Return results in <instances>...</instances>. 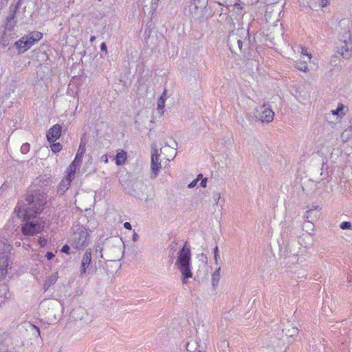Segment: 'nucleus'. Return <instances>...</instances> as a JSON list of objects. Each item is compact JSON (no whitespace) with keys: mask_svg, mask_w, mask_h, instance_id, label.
Returning <instances> with one entry per match:
<instances>
[{"mask_svg":"<svg viewBox=\"0 0 352 352\" xmlns=\"http://www.w3.org/2000/svg\"><path fill=\"white\" fill-rule=\"evenodd\" d=\"M45 203V194L35 192L33 195H27L25 201H21L15 208L17 217L25 221L21 227L23 235L32 236L43 230L45 221L37 216Z\"/></svg>","mask_w":352,"mask_h":352,"instance_id":"obj_1","label":"nucleus"},{"mask_svg":"<svg viewBox=\"0 0 352 352\" xmlns=\"http://www.w3.org/2000/svg\"><path fill=\"white\" fill-rule=\"evenodd\" d=\"M124 244L122 239L111 237L106 239L101 243L96 245V253H98L100 258H107L108 261H115L119 260L124 254Z\"/></svg>","mask_w":352,"mask_h":352,"instance_id":"obj_2","label":"nucleus"},{"mask_svg":"<svg viewBox=\"0 0 352 352\" xmlns=\"http://www.w3.org/2000/svg\"><path fill=\"white\" fill-rule=\"evenodd\" d=\"M175 267L181 273V280L186 285L189 278L192 277V266L191 263V251L190 247L186 243L178 251L175 257Z\"/></svg>","mask_w":352,"mask_h":352,"instance_id":"obj_3","label":"nucleus"},{"mask_svg":"<svg viewBox=\"0 0 352 352\" xmlns=\"http://www.w3.org/2000/svg\"><path fill=\"white\" fill-rule=\"evenodd\" d=\"M228 45L231 50L238 48L239 52H244L249 45L248 32L245 29H236L230 32L228 36Z\"/></svg>","mask_w":352,"mask_h":352,"instance_id":"obj_4","label":"nucleus"},{"mask_svg":"<svg viewBox=\"0 0 352 352\" xmlns=\"http://www.w3.org/2000/svg\"><path fill=\"white\" fill-rule=\"evenodd\" d=\"M88 241L89 234L87 230L82 226H76L69 239L71 246L81 250L88 245Z\"/></svg>","mask_w":352,"mask_h":352,"instance_id":"obj_5","label":"nucleus"},{"mask_svg":"<svg viewBox=\"0 0 352 352\" xmlns=\"http://www.w3.org/2000/svg\"><path fill=\"white\" fill-rule=\"evenodd\" d=\"M336 51L344 58H349L352 53V38L349 31L340 36L336 43Z\"/></svg>","mask_w":352,"mask_h":352,"instance_id":"obj_6","label":"nucleus"},{"mask_svg":"<svg viewBox=\"0 0 352 352\" xmlns=\"http://www.w3.org/2000/svg\"><path fill=\"white\" fill-rule=\"evenodd\" d=\"M16 21L14 20V14H12L6 19V24L3 28V30L1 33L0 36V44L3 47H7L11 41L14 38V35L12 34V30L15 25Z\"/></svg>","mask_w":352,"mask_h":352,"instance_id":"obj_7","label":"nucleus"},{"mask_svg":"<svg viewBox=\"0 0 352 352\" xmlns=\"http://www.w3.org/2000/svg\"><path fill=\"white\" fill-rule=\"evenodd\" d=\"M10 250V245L4 238L0 239V276H4L8 272L9 261L7 253Z\"/></svg>","mask_w":352,"mask_h":352,"instance_id":"obj_8","label":"nucleus"},{"mask_svg":"<svg viewBox=\"0 0 352 352\" xmlns=\"http://www.w3.org/2000/svg\"><path fill=\"white\" fill-rule=\"evenodd\" d=\"M255 118L263 123H270L273 121L274 113L267 105L256 107L254 110Z\"/></svg>","mask_w":352,"mask_h":352,"instance_id":"obj_9","label":"nucleus"},{"mask_svg":"<svg viewBox=\"0 0 352 352\" xmlns=\"http://www.w3.org/2000/svg\"><path fill=\"white\" fill-rule=\"evenodd\" d=\"M160 155L158 153L157 149H153L151 153V178L155 179L161 170L162 168V160L160 159Z\"/></svg>","mask_w":352,"mask_h":352,"instance_id":"obj_10","label":"nucleus"},{"mask_svg":"<svg viewBox=\"0 0 352 352\" xmlns=\"http://www.w3.org/2000/svg\"><path fill=\"white\" fill-rule=\"evenodd\" d=\"M321 210V207L317 204H313L306 211L304 218L308 223L316 220L319 217V212Z\"/></svg>","mask_w":352,"mask_h":352,"instance_id":"obj_11","label":"nucleus"},{"mask_svg":"<svg viewBox=\"0 0 352 352\" xmlns=\"http://www.w3.org/2000/svg\"><path fill=\"white\" fill-rule=\"evenodd\" d=\"M61 126L60 124H54L47 132V140L49 142H55L61 135Z\"/></svg>","mask_w":352,"mask_h":352,"instance_id":"obj_12","label":"nucleus"},{"mask_svg":"<svg viewBox=\"0 0 352 352\" xmlns=\"http://www.w3.org/2000/svg\"><path fill=\"white\" fill-rule=\"evenodd\" d=\"M91 262V250L88 248L84 253L80 265V275L86 273L87 268L89 267Z\"/></svg>","mask_w":352,"mask_h":352,"instance_id":"obj_13","label":"nucleus"},{"mask_svg":"<svg viewBox=\"0 0 352 352\" xmlns=\"http://www.w3.org/2000/svg\"><path fill=\"white\" fill-rule=\"evenodd\" d=\"M23 36L25 37V39L28 41V43L31 47L42 38L43 34L41 32L35 31L25 34Z\"/></svg>","mask_w":352,"mask_h":352,"instance_id":"obj_14","label":"nucleus"},{"mask_svg":"<svg viewBox=\"0 0 352 352\" xmlns=\"http://www.w3.org/2000/svg\"><path fill=\"white\" fill-rule=\"evenodd\" d=\"M14 47L17 49L19 54L24 53L30 48V46L28 43V41L25 39L24 36H22L14 43Z\"/></svg>","mask_w":352,"mask_h":352,"instance_id":"obj_15","label":"nucleus"},{"mask_svg":"<svg viewBox=\"0 0 352 352\" xmlns=\"http://www.w3.org/2000/svg\"><path fill=\"white\" fill-rule=\"evenodd\" d=\"M227 8L228 12H234L236 14V19L237 20L242 19L245 13L243 11V6L240 3H236L233 6H227Z\"/></svg>","mask_w":352,"mask_h":352,"instance_id":"obj_16","label":"nucleus"},{"mask_svg":"<svg viewBox=\"0 0 352 352\" xmlns=\"http://www.w3.org/2000/svg\"><path fill=\"white\" fill-rule=\"evenodd\" d=\"M74 177H69V175H67L60 182L58 186V192L60 194H64L70 187L71 182Z\"/></svg>","mask_w":352,"mask_h":352,"instance_id":"obj_17","label":"nucleus"},{"mask_svg":"<svg viewBox=\"0 0 352 352\" xmlns=\"http://www.w3.org/2000/svg\"><path fill=\"white\" fill-rule=\"evenodd\" d=\"M166 97V91H164L162 94L161 96L160 97V98L157 100V111L160 117H162L164 113V106H165Z\"/></svg>","mask_w":352,"mask_h":352,"instance_id":"obj_18","label":"nucleus"},{"mask_svg":"<svg viewBox=\"0 0 352 352\" xmlns=\"http://www.w3.org/2000/svg\"><path fill=\"white\" fill-rule=\"evenodd\" d=\"M127 159V153L123 150H118L115 157L116 164L118 166L123 165Z\"/></svg>","mask_w":352,"mask_h":352,"instance_id":"obj_19","label":"nucleus"},{"mask_svg":"<svg viewBox=\"0 0 352 352\" xmlns=\"http://www.w3.org/2000/svg\"><path fill=\"white\" fill-rule=\"evenodd\" d=\"M80 161L74 158L67 168V175H69V177H74L76 170L80 166Z\"/></svg>","mask_w":352,"mask_h":352,"instance_id":"obj_20","label":"nucleus"},{"mask_svg":"<svg viewBox=\"0 0 352 352\" xmlns=\"http://www.w3.org/2000/svg\"><path fill=\"white\" fill-rule=\"evenodd\" d=\"M186 352H204L197 341L191 340L186 344Z\"/></svg>","mask_w":352,"mask_h":352,"instance_id":"obj_21","label":"nucleus"},{"mask_svg":"<svg viewBox=\"0 0 352 352\" xmlns=\"http://www.w3.org/2000/svg\"><path fill=\"white\" fill-rule=\"evenodd\" d=\"M270 344H265L262 346L260 352H275L279 346V341L274 340Z\"/></svg>","mask_w":352,"mask_h":352,"instance_id":"obj_22","label":"nucleus"},{"mask_svg":"<svg viewBox=\"0 0 352 352\" xmlns=\"http://www.w3.org/2000/svg\"><path fill=\"white\" fill-rule=\"evenodd\" d=\"M58 278V272H54L51 274L45 281L44 283V289L45 290L48 289V288L53 284H54Z\"/></svg>","mask_w":352,"mask_h":352,"instance_id":"obj_23","label":"nucleus"},{"mask_svg":"<svg viewBox=\"0 0 352 352\" xmlns=\"http://www.w3.org/2000/svg\"><path fill=\"white\" fill-rule=\"evenodd\" d=\"M295 67L301 72H309L307 61H306V60H297L295 63Z\"/></svg>","mask_w":352,"mask_h":352,"instance_id":"obj_24","label":"nucleus"},{"mask_svg":"<svg viewBox=\"0 0 352 352\" xmlns=\"http://www.w3.org/2000/svg\"><path fill=\"white\" fill-rule=\"evenodd\" d=\"M221 278V266H219L212 274L211 280L213 286L218 284Z\"/></svg>","mask_w":352,"mask_h":352,"instance_id":"obj_25","label":"nucleus"},{"mask_svg":"<svg viewBox=\"0 0 352 352\" xmlns=\"http://www.w3.org/2000/svg\"><path fill=\"white\" fill-rule=\"evenodd\" d=\"M283 331L287 336L295 337L298 334V329L296 327H290L283 329Z\"/></svg>","mask_w":352,"mask_h":352,"instance_id":"obj_26","label":"nucleus"},{"mask_svg":"<svg viewBox=\"0 0 352 352\" xmlns=\"http://www.w3.org/2000/svg\"><path fill=\"white\" fill-rule=\"evenodd\" d=\"M85 151H86L85 143L81 142L79 145L78 149L77 151V153L76 155L75 159L81 162L83 155L85 153Z\"/></svg>","mask_w":352,"mask_h":352,"instance_id":"obj_27","label":"nucleus"},{"mask_svg":"<svg viewBox=\"0 0 352 352\" xmlns=\"http://www.w3.org/2000/svg\"><path fill=\"white\" fill-rule=\"evenodd\" d=\"M344 107L342 104H339L336 109L331 111V113L335 116L342 117L345 115V113L343 111Z\"/></svg>","mask_w":352,"mask_h":352,"instance_id":"obj_28","label":"nucleus"},{"mask_svg":"<svg viewBox=\"0 0 352 352\" xmlns=\"http://www.w3.org/2000/svg\"><path fill=\"white\" fill-rule=\"evenodd\" d=\"M214 253V263L217 265H219V261H220V254L218 246H215L213 250Z\"/></svg>","mask_w":352,"mask_h":352,"instance_id":"obj_29","label":"nucleus"},{"mask_svg":"<svg viewBox=\"0 0 352 352\" xmlns=\"http://www.w3.org/2000/svg\"><path fill=\"white\" fill-rule=\"evenodd\" d=\"M51 145V150L54 153H58L62 149V145L60 143L52 142Z\"/></svg>","mask_w":352,"mask_h":352,"instance_id":"obj_30","label":"nucleus"},{"mask_svg":"<svg viewBox=\"0 0 352 352\" xmlns=\"http://www.w3.org/2000/svg\"><path fill=\"white\" fill-rule=\"evenodd\" d=\"M212 198L214 201V204L217 206L221 198V193L219 192H214L212 195Z\"/></svg>","mask_w":352,"mask_h":352,"instance_id":"obj_31","label":"nucleus"},{"mask_svg":"<svg viewBox=\"0 0 352 352\" xmlns=\"http://www.w3.org/2000/svg\"><path fill=\"white\" fill-rule=\"evenodd\" d=\"M30 327H31L32 329L34 330V333H33V335L36 338H40L41 333H40L39 328L32 324H30Z\"/></svg>","mask_w":352,"mask_h":352,"instance_id":"obj_32","label":"nucleus"},{"mask_svg":"<svg viewBox=\"0 0 352 352\" xmlns=\"http://www.w3.org/2000/svg\"><path fill=\"white\" fill-rule=\"evenodd\" d=\"M351 227V223L349 221H343L340 225V228L342 230H349Z\"/></svg>","mask_w":352,"mask_h":352,"instance_id":"obj_33","label":"nucleus"},{"mask_svg":"<svg viewBox=\"0 0 352 352\" xmlns=\"http://www.w3.org/2000/svg\"><path fill=\"white\" fill-rule=\"evenodd\" d=\"M119 182L121 185L124 186L126 184L128 178H127V174L125 175H120L118 178Z\"/></svg>","mask_w":352,"mask_h":352,"instance_id":"obj_34","label":"nucleus"},{"mask_svg":"<svg viewBox=\"0 0 352 352\" xmlns=\"http://www.w3.org/2000/svg\"><path fill=\"white\" fill-rule=\"evenodd\" d=\"M301 54L306 56L308 58V60L310 61L312 56L307 52V50L305 47H301Z\"/></svg>","mask_w":352,"mask_h":352,"instance_id":"obj_35","label":"nucleus"},{"mask_svg":"<svg viewBox=\"0 0 352 352\" xmlns=\"http://www.w3.org/2000/svg\"><path fill=\"white\" fill-rule=\"evenodd\" d=\"M30 151V144L28 143L23 144L21 146V152L23 154L27 153Z\"/></svg>","mask_w":352,"mask_h":352,"instance_id":"obj_36","label":"nucleus"},{"mask_svg":"<svg viewBox=\"0 0 352 352\" xmlns=\"http://www.w3.org/2000/svg\"><path fill=\"white\" fill-rule=\"evenodd\" d=\"M351 131H348V130H346L342 135V138L343 139L345 138V136H346V139L344 140L345 141H346L347 140H349L350 138H351Z\"/></svg>","mask_w":352,"mask_h":352,"instance_id":"obj_37","label":"nucleus"},{"mask_svg":"<svg viewBox=\"0 0 352 352\" xmlns=\"http://www.w3.org/2000/svg\"><path fill=\"white\" fill-rule=\"evenodd\" d=\"M47 239L45 238L40 237L38 239V244L41 245V247H44L47 245Z\"/></svg>","mask_w":352,"mask_h":352,"instance_id":"obj_38","label":"nucleus"},{"mask_svg":"<svg viewBox=\"0 0 352 352\" xmlns=\"http://www.w3.org/2000/svg\"><path fill=\"white\" fill-rule=\"evenodd\" d=\"M290 260L289 261L292 263H298L299 262V258L297 255H293L292 256L289 257Z\"/></svg>","mask_w":352,"mask_h":352,"instance_id":"obj_39","label":"nucleus"},{"mask_svg":"<svg viewBox=\"0 0 352 352\" xmlns=\"http://www.w3.org/2000/svg\"><path fill=\"white\" fill-rule=\"evenodd\" d=\"M69 249H70V247L68 245H65L63 246V248L61 249V252L69 254Z\"/></svg>","mask_w":352,"mask_h":352,"instance_id":"obj_40","label":"nucleus"},{"mask_svg":"<svg viewBox=\"0 0 352 352\" xmlns=\"http://www.w3.org/2000/svg\"><path fill=\"white\" fill-rule=\"evenodd\" d=\"M198 183V181L197 179H193L188 185V188H194L195 186H196V185Z\"/></svg>","mask_w":352,"mask_h":352,"instance_id":"obj_41","label":"nucleus"},{"mask_svg":"<svg viewBox=\"0 0 352 352\" xmlns=\"http://www.w3.org/2000/svg\"><path fill=\"white\" fill-rule=\"evenodd\" d=\"M207 183H208V179L206 177H204V179H202V180L201 181V183H200V186L202 187V188H206L207 186Z\"/></svg>","mask_w":352,"mask_h":352,"instance_id":"obj_42","label":"nucleus"},{"mask_svg":"<svg viewBox=\"0 0 352 352\" xmlns=\"http://www.w3.org/2000/svg\"><path fill=\"white\" fill-rule=\"evenodd\" d=\"M8 0H0V10L7 5Z\"/></svg>","mask_w":352,"mask_h":352,"instance_id":"obj_43","label":"nucleus"},{"mask_svg":"<svg viewBox=\"0 0 352 352\" xmlns=\"http://www.w3.org/2000/svg\"><path fill=\"white\" fill-rule=\"evenodd\" d=\"M45 257L47 260H51L52 258L54 257V254L50 252H47V254H45Z\"/></svg>","mask_w":352,"mask_h":352,"instance_id":"obj_44","label":"nucleus"},{"mask_svg":"<svg viewBox=\"0 0 352 352\" xmlns=\"http://www.w3.org/2000/svg\"><path fill=\"white\" fill-rule=\"evenodd\" d=\"M100 50L102 51L105 52L106 53L107 52V45H106L105 43H101V45H100Z\"/></svg>","mask_w":352,"mask_h":352,"instance_id":"obj_45","label":"nucleus"},{"mask_svg":"<svg viewBox=\"0 0 352 352\" xmlns=\"http://www.w3.org/2000/svg\"><path fill=\"white\" fill-rule=\"evenodd\" d=\"M124 228L127 230H131L132 227L129 222H125L124 223Z\"/></svg>","mask_w":352,"mask_h":352,"instance_id":"obj_46","label":"nucleus"},{"mask_svg":"<svg viewBox=\"0 0 352 352\" xmlns=\"http://www.w3.org/2000/svg\"><path fill=\"white\" fill-rule=\"evenodd\" d=\"M328 4V0H320V5L324 7Z\"/></svg>","mask_w":352,"mask_h":352,"instance_id":"obj_47","label":"nucleus"},{"mask_svg":"<svg viewBox=\"0 0 352 352\" xmlns=\"http://www.w3.org/2000/svg\"><path fill=\"white\" fill-rule=\"evenodd\" d=\"M138 239H139L138 234L136 232H134L133 234V238H132L133 241H137L138 240Z\"/></svg>","mask_w":352,"mask_h":352,"instance_id":"obj_48","label":"nucleus"},{"mask_svg":"<svg viewBox=\"0 0 352 352\" xmlns=\"http://www.w3.org/2000/svg\"><path fill=\"white\" fill-rule=\"evenodd\" d=\"M101 159L104 162V163H108V156L107 155H103L102 157H101Z\"/></svg>","mask_w":352,"mask_h":352,"instance_id":"obj_49","label":"nucleus"},{"mask_svg":"<svg viewBox=\"0 0 352 352\" xmlns=\"http://www.w3.org/2000/svg\"><path fill=\"white\" fill-rule=\"evenodd\" d=\"M202 179H204L203 177V175L202 174H199L197 176V178L196 179H197V181L199 182V180H202Z\"/></svg>","mask_w":352,"mask_h":352,"instance_id":"obj_50","label":"nucleus"},{"mask_svg":"<svg viewBox=\"0 0 352 352\" xmlns=\"http://www.w3.org/2000/svg\"><path fill=\"white\" fill-rule=\"evenodd\" d=\"M95 40H96V36H91L90 38V42L93 43L94 41H95Z\"/></svg>","mask_w":352,"mask_h":352,"instance_id":"obj_51","label":"nucleus"},{"mask_svg":"<svg viewBox=\"0 0 352 352\" xmlns=\"http://www.w3.org/2000/svg\"><path fill=\"white\" fill-rule=\"evenodd\" d=\"M218 3H219V5H220V6H225V4H224V3H220V2H218Z\"/></svg>","mask_w":352,"mask_h":352,"instance_id":"obj_52","label":"nucleus"},{"mask_svg":"<svg viewBox=\"0 0 352 352\" xmlns=\"http://www.w3.org/2000/svg\"><path fill=\"white\" fill-rule=\"evenodd\" d=\"M164 148V149H170V148L169 146H165Z\"/></svg>","mask_w":352,"mask_h":352,"instance_id":"obj_53","label":"nucleus"},{"mask_svg":"<svg viewBox=\"0 0 352 352\" xmlns=\"http://www.w3.org/2000/svg\"><path fill=\"white\" fill-rule=\"evenodd\" d=\"M348 279H349V282L351 281V278H349V277Z\"/></svg>","mask_w":352,"mask_h":352,"instance_id":"obj_54","label":"nucleus"}]
</instances>
